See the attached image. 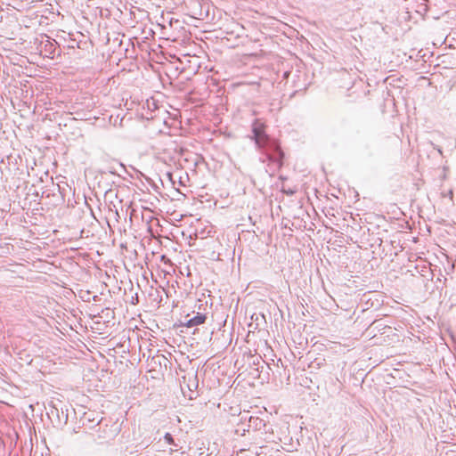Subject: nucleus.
I'll return each mask as SVG.
<instances>
[{"mask_svg":"<svg viewBox=\"0 0 456 456\" xmlns=\"http://www.w3.org/2000/svg\"><path fill=\"white\" fill-rule=\"evenodd\" d=\"M164 438H165L166 442L168 443L169 444H174V439H173L172 436L169 433H167L165 435Z\"/></svg>","mask_w":456,"mask_h":456,"instance_id":"5","label":"nucleus"},{"mask_svg":"<svg viewBox=\"0 0 456 456\" xmlns=\"http://www.w3.org/2000/svg\"><path fill=\"white\" fill-rule=\"evenodd\" d=\"M187 387L191 393H194V390H196L198 387V381L196 379V377L191 381V383L187 385Z\"/></svg>","mask_w":456,"mask_h":456,"instance_id":"4","label":"nucleus"},{"mask_svg":"<svg viewBox=\"0 0 456 456\" xmlns=\"http://www.w3.org/2000/svg\"><path fill=\"white\" fill-rule=\"evenodd\" d=\"M189 398H190V399H192V398H193L192 395H189Z\"/></svg>","mask_w":456,"mask_h":456,"instance_id":"7","label":"nucleus"},{"mask_svg":"<svg viewBox=\"0 0 456 456\" xmlns=\"http://www.w3.org/2000/svg\"><path fill=\"white\" fill-rule=\"evenodd\" d=\"M252 136L256 147L263 151L267 159L281 167L282 165L283 152L280 146L273 141L265 132V125L260 119H255L251 126Z\"/></svg>","mask_w":456,"mask_h":456,"instance_id":"1","label":"nucleus"},{"mask_svg":"<svg viewBox=\"0 0 456 456\" xmlns=\"http://www.w3.org/2000/svg\"><path fill=\"white\" fill-rule=\"evenodd\" d=\"M206 321V315L200 313H197L193 317L187 320L185 325L187 327H194L204 323Z\"/></svg>","mask_w":456,"mask_h":456,"instance_id":"2","label":"nucleus"},{"mask_svg":"<svg viewBox=\"0 0 456 456\" xmlns=\"http://www.w3.org/2000/svg\"><path fill=\"white\" fill-rule=\"evenodd\" d=\"M435 149H436V150H437V151H438L440 154H442V150H441V148H439V147H436Z\"/></svg>","mask_w":456,"mask_h":456,"instance_id":"6","label":"nucleus"},{"mask_svg":"<svg viewBox=\"0 0 456 456\" xmlns=\"http://www.w3.org/2000/svg\"><path fill=\"white\" fill-rule=\"evenodd\" d=\"M265 426V423L262 419L254 416L248 417L249 428H253L254 430H261Z\"/></svg>","mask_w":456,"mask_h":456,"instance_id":"3","label":"nucleus"}]
</instances>
